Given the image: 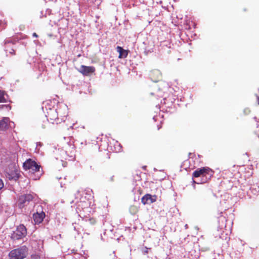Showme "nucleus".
Segmentation results:
<instances>
[{
    "mask_svg": "<svg viewBox=\"0 0 259 259\" xmlns=\"http://www.w3.org/2000/svg\"><path fill=\"white\" fill-rule=\"evenodd\" d=\"M28 254V248L26 246H23L19 248L11 251L9 253V259H23Z\"/></svg>",
    "mask_w": 259,
    "mask_h": 259,
    "instance_id": "f257e3e1",
    "label": "nucleus"
},
{
    "mask_svg": "<svg viewBox=\"0 0 259 259\" xmlns=\"http://www.w3.org/2000/svg\"><path fill=\"white\" fill-rule=\"evenodd\" d=\"M60 109H56L55 108L49 109L47 111L46 117L48 120L50 121L52 123H56L60 122L59 117H58V113H60Z\"/></svg>",
    "mask_w": 259,
    "mask_h": 259,
    "instance_id": "f03ea898",
    "label": "nucleus"
},
{
    "mask_svg": "<svg viewBox=\"0 0 259 259\" xmlns=\"http://www.w3.org/2000/svg\"><path fill=\"white\" fill-rule=\"evenodd\" d=\"M27 234V230L23 225H19L16 230L11 234V238L14 240H19L24 237Z\"/></svg>",
    "mask_w": 259,
    "mask_h": 259,
    "instance_id": "7ed1b4c3",
    "label": "nucleus"
},
{
    "mask_svg": "<svg viewBox=\"0 0 259 259\" xmlns=\"http://www.w3.org/2000/svg\"><path fill=\"white\" fill-rule=\"evenodd\" d=\"M212 171L208 167H203L198 168L193 172V177L198 178L199 177H207V175L210 178L212 175Z\"/></svg>",
    "mask_w": 259,
    "mask_h": 259,
    "instance_id": "20e7f679",
    "label": "nucleus"
},
{
    "mask_svg": "<svg viewBox=\"0 0 259 259\" xmlns=\"http://www.w3.org/2000/svg\"><path fill=\"white\" fill-rule=\"evenodd\" d=\"M23 166L24 169L31 170L33 172H39L40 168V166L31 159H28L24 162Z\"/></svg>",
    "mask_w": 259,
    "mask_h": 259,
    "instance_id": "39448f33",
    "label": "nucleus"
},
{
    "mask_svg": "<svg viewBox=\"0 0 259 259\" xmlns=\"http://www.w3.org/2000/svg\"><path fill=\"white\" fill-rule=\"evenodd\" d=\"M70 148L71 147L69 145H66L63 148L60 149H59L58 150V154L60 157H57V158H60L61 160H63V159L69 160V158H72L73 157V155L71 154V152L70 153H68L67 150L68 148Z\"/></svg>",
    "mask_w": 259,
    "mask_h": 259,
    "instance_id": "423d86ee",
    "label": "nucleus"
},
{
    "mask_svg": "<svg viewBox=\"0 0 259 259\" xmlns=\"http://www.w3.org/2000/svg\"><path fill=\"white\" fill-rule=\"evenodd\" d=\"M33 199V196L31 194H26L21 196L18 199L17 204L19 208H23L27 205L28 202Z\"/></svg>",
    "mask_w": 259,
    "mask_h": 259,
    "instance_id": "0eeeda50",
    "label": "nucleus"
},
{
    "mask_svg": "<svg viewBox=\"0 0 259 259\" xmlns=\"http://www.w3.org/2000/svg\"><path fill=\"white\" fill-rule=\"evenodd\" d=\"M14 126V123L11 121L8 117H4L0 121V130L1 131H5L9 128H13Z\"/></svg>",
    "mask_w": 259,
    "mask_h": 259,
    "instance_id": "6e6552de",
    "label": "nucleus"
},
{
    "mask_svg": "<svg viewBox=\"0 0 259 259\" xmlns=\"http://www.w3.org/2000/svg\"><path fill=\"white\" fill-rule=\"evenodd\" d=\"M14 45V41L12 40V39L6 40L5 50L7 56H8L9 54L14 55L15 54V51L13 48Z\"/></svg>",
    "mask_w": 259,
    "mask_h": 259,
    "instance_id": "1a4fd4ad",
    "label": "nucleus"
},
{
    "mask_svg": "<svg viewBox=\"0 0 259 259\" xmlns=\"http://www.w3.org/2000/svg\"><path fill=\"white\" fill-rule=\"evenodd\" d=\"M95 68L93 66H87L85 65H81L80 66L79 71L83 75L89 76L91 73L94 72Z\"/></svg>",
    "mask_w": 259,
    "mask_h": 259,
    "instance_id": "9d476101",
    "label": "nucleus"
},
{
    "mask_svg": "<svg viewBox=\"0 0 259 259\" xmlns=\"http://www.w3.org/2000/svg\"><path fill=\"white\" fill-rule=\"evenodd\" d=\"M157 197L155 195H151L150 194H146L141 199L142 202L144 204H151L156 201Z\"/></svg>",
    "mask_w": 259,
    "mask_h": 259,
    "instance_id": "9b49d317",
    "label": "nucleus"
},
{
    "mask_svg": "<svg viewBox=\"0 0 259 259\" xmlns=\"http://www.w3.org/2000/svg\"><path fill=\"white\" fill-rule=\"evenodd\" d=\"M45 214L43 211L40 213L36 212L33 215V219L35 224H39L43 221Z\"/></svg>",
    "mask_w": 259,
    "mask_h": 259,
    "instance_id": "f8f14e48",
    "label": "nucleus"
},
{
    "mask_svg": "<svg viewBox=\"0 0 259 259\" xmlns=\"http://www.w3.org/2000/svg\"><path fill=\"white\" fill-rule=\"evenodd\" d=\"M58 109L60 110V113H58V116L59 115L61 118V120L60 121H65V119L67 115V106L65 105H62V106H60V108H59Z\"/></svg>",
    "mask_w": 259,
    "mask_h": 259,
    "instance_id": "ddd939ff",
    "label": "nucleus"
},
{
    "mask_svg": "<svg viewBox=\"0 0 259 259\" xmlns=\"http://www.w3.org/2000/svg\"><path fill=\"white\" fill-rule=\"evenodd\" d=\"M116 50L119 54V58H125L127 57L128 54L127 51L124 50L122 47L117 46Z\"/></svg>",
    "mask_w": 259,
    "mask_h": 259,
    "instance_id": "4468645a",
    "label": "nucleus"
},
{
    "mask_svg": "<svg viewBox=\"0 0 259 259\" xmlns=\"http://www.w3.org/2000/svg\"><path fill=\"white\" fill-rule=\"evenodd\" d=\"M154 76H156L158 79L161 77V74L159 70H154L151 73V76L154 81H156V80L154 78Z\"/></svg>",
    "mask_w": 259,
    "mask_h": 259,
    "instance_id": "2eb2a0df",
    "label": "nucleus"
},
{
    "mask_svg": "<svg viewBox=\"0 0 259 259\" xmlns=\"http://www.w3.org/2000/svg\"><path fill=\"white\" fill-rule=\"evenodd\" d=\"M6 95V94L5 92L0 90V103L6 102L7 99L5 98Z\"/></svg>",
    "mask_w": 259,
    "mask_h": 259,
    "instance_id": "dca6fc26",
    "label": "nucleus"
},
{
    "mask_svg": "<svg viewBox=\"0 0 259 259\" xmlns=\"http://www.w3.org/2000/svg\"><path fill=\"white\" fill-rule=\"evenodd\" d=\"M9 179H13L16 180L18 178V176L17 173H15L14 176L13 177H9Z\"/></svg>",
    "mask_w": 259,
    "mask_h": 259,
    "instance_id": "f3484780",
    "label": "nucleus"
},
{
    "mask_svg": "<svg viewBox=\"0 0 259 259\" xmlns=\"http://www.w3.org/2000/svg\"><path fill=\"white\" fill-rule=\"evenodd\" d=\"M150 249V248H147V247H145L143 249V252L144 253L146 254L148 252V250Z\"/></svg>",
    "mask_w": 259,
    "mask_h": 259,
    "instance_id": "a211bd4d",
    "label": "nucleus"
},
{
    "mask_svg": "<svg viewBox=\"0 0 259 259\" xmlns=\"http://www.w3.org/2000/svg\"><path fill=\"white\" fill-rule=\"evenodd\" d=\"M4 186V182L2 179H0V190H2Z\"/></svg>",
    "mask_w": 259,
    "mask_h": 259,
    "instance_id": "6ab92c4d",
    "label": "nucleus"
},
{
    "mask_svg": "<svg viewBox=\"0 0 259 259\" xmlns=\"http://www.w3.org/2000/svg\"><path fill=\"white\" fill-rule=\"evenodd\" d=\"M32 36L33 37H38L37 34L36 33H35V32L32 34Z\"/></svg>",
    "mask_w": 259,
    "mask_h": 259,
    "instance_id": "aec40b11",
    "label": "nucleus"
},
{
    "mask_svg": "<svg viewBox=\"0 0 259 259\" xmlns=\"http://www.w3.org/2000/svg\"><path fill=\"white\" fill-rule=\"evenodd\" d=\"M193 182L194 183H197V184H199V182H197L195 181L194 180H193Z\"/></svg>",
    "mask_w": 259,
    "mask_h": 259,
    "instance_id": "412c9836",
    "label": "nucleus"
},
{
    "mask_svg": "<svg viewBox=\"0 0 259 259\" xmlns=\"http://www.w3.org/2000/svg\"><path fill=\"white\" fill-rule=\"evenodd\" d=\"M5 106H6V105H0V108H3V107H5Z\"/></svg>",
    "mask_w": 259,
    "mask_h": 259,
    "instance_id": "4be33fe9",
    "label": "nucleus"
},
{
    "mask_svg": "<svg viewBox=\"0 0 259 259\" xmlns=\"http://www.w3.org/2000/svg\"><path fill=\"white\" fill-rule=\"evenodd\" d=\"M185 228H186V229H187V228H188V225H187V224H186V225L185 226Z\"/></svg>",
    "mask_w": 259,
    "mask_h": 259,
    "instance_id": "5701e85b",
    "label": "nucleus"
},
{
    "mask_svg": "<svg viewBox=\"0 0 259 259\" xmlns=\"http://www.w3.org/2000/svg\"><path fill=\"white\" fill-rule=\"evenodd\" d=\"M258 105H259V97H257Z\"/></svg>",
    "mask_w": 259,
    "mask_h": 259,
    "instance_id": "b1692460",
    "label": "nucleus"
}]
</instances>
